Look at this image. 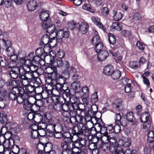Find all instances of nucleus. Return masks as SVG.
<instances>
[{
	"label": "nucleus",
	"mask_w": 154,
	"mask_h": 154,
	"mask_svg": "<svg viewBox=\"0 0 154 154\" xmlns=\"http://www.w3.org/2000/svg\"><path fill=\"white\" fill-rule=\"evenodd\" d=\"M42 57L36 55L34 57L32 58L33 59L32 61V63L38 66L39 65H42V62L44 63V61L41 58Z\"/></svg>",
	"instance_id": "2f4dec72"
},
{
	"label": "nucleus",
	"mask_w": 154,
	"mask_h": 154,
	"mask_svg": "<svg viewBox=\"0 0 154 154\" xmlns=\"http://www.w3.org/2000/svg\"><path fill=\"white\" fill-rule=\"evenodd\" d=\"M108 41L111 44L114 45L116 42V39L115 35L111 33H109L108 35Z\"/></svg>",
	"instance_id": "de8ad7c7"
},
{
	"label": "nucleus",
	"mask_w": 154,
	"mask_h": 154,
	"mask_svg": "<svg viewBox=\"0 0 154 154\" xmlns=\"http://www.w3.org/2000/svg\"><path fill=\"white\" fill-rule=\"evenodd\" d=\"M84 107V108H81V110H80L79 113L78 115L79 117H85V119L90 118V119H91L93 118L94 114L89 109L87 110L85 108V105L83 104V105Z\"/></svg>",
	"instance_id": "9b49d317"
},
{
	"label": "nucleus",
	"mask_w": 154,
	"mask_h": 154,
	"mask_svg": "<svg viewBox=\"0 0 154 154\" xmlns=\"http://www.w3.org/2000/svg\"><path fill=\"white\" fill-rule=\"evenodd\" d=\"M122 101L121 99L117 98L112 103L113 108L116 110H119L120 107L122 106Z\"/></svg>",
	"instance_id": "c85d7f7f"
},
{
	"label": "nucleus",
	"mask_w": 154,
	"mask_h": 154,
	"mask_svg": "<svg viewBox=\"0 0 154 154\" xmlns=\"http://www.w3.org/2000/svg\"><path fill=\"white\" fill-rule=\"evenodd\" d=\"M141 18V15L138 13H135L133 16V19L134 21H138L140 20Z\"/></svg>",
	"instance_id": "774afa93"
},
{
	"label": "nucleus",
	"mask_w": 154,
	"mask_h": 154,
	"mask_svg": "<svg viewBox=\"0 0 154 154\" xmlns=\"http://www.w3.org/2000/svg\"><path fill=\"white\" fill-rule=\"evenodd\" d=\"M83 105V104L78 103L72 102V101L70 99V102L69 103V110L71 112H73L75 113L78 116L80 110H81V106Z\"/></svg>",
	"instance_id": "f8f14e48"
},
{
	"label": "nucleus",
	"mask_w": 154,
	"mask_h": 154,
	"mask_svg": "<svg viewBox=\"0 0 154 154\" xmlns=\"http://www.w3.org/2000/svg\"><path fill=\"white\" fill-rule=\"evenodd\" d=\"M67 25L69 28L71 29H73L75 28H77L78 26V23L74 20L68 22Z\"/></svg>",
	"instance_id": "37998d69"
},
{
	"label": "nucleus",
	"mask_w": 154,
	"mask_h": 154,
	"mask_svg": "<svg viewBox=\"0 0 154 154\" xmlns=\"http://www.w3.org/2000/svg\"><path fill=\"white\" fill-rule=\"evenodd\" d=\"M101 42L99 36L98 35L94 36L91 40V43L93 45H95L96 44L99 43Z\"/></svg>",
	"instance_id": "a18cd8bd"
},
{
	"label": "nucleus",
	"mask_w": 154,
	"mask_h": 154,
	"mask_svg": "<svg viewBox=\"0 0 154 154\" xmlns=\"http://www.w3.org/2000/svg\"><path fill=\"white\" fill-rule=\"evenodd\" d=\"M92 20L94 23L99 28L101 29L104 31L105 30V27L102 24L100 21V20L97 17H94L92 18Z\"/></svg>",
	"instance_id": "c756f323"
},
{
	"label": "nucleus",
	"mask_w": 154,
	"mask_h": 154,
	"mask_svg": "<svg viewBox=\"0 0 154 154\" xmlns=\"http://www.w3.org/2000/svg\"><path fill=\"white\" fill-rule=\"evenodd\" d=\"M100 121L97 122L94 125H93V127L98 134H103V133H105V132L104 130V128H105V125L103 121L101 120Z\"/></svg>",
	"instance_id": "4468645a"
},
{
	"label": "nucleus",
	"mask_w": 154,
	"mask_h": 154,
	"mask_svg": "<svg viewBox=\"0 0 154 154\" xmlns=\"http://www.w3.org/2000/svg\"><path fill=\"white\" fill-rule=\"evenodd\" d=\"M54 74H52V77L50 79L51 86L54 89L57 91L64 87L65 85H68V83L66 82V77L58 73Z\"/></svg>",
	"instance_id": "f03ea898"
},
{
	"label": "nucleus",
	"mask_w": 154,
	"mask_h": 154,
	"mask_svg": "<svg viewBox=\"0 0 154 154\" xmlns=\"http://www.w3.org/2000/svg\"><path fill=\"white\" fill-rule=\"evenodd\" d=\"M61 147L63 151L62 154H75L76 151H75L68 144L61 143Z\"/></svg>",
	"instance_id": "2eb2a0df"
},
{
	"label": "nucleus",
	"mask_w": 154,
	"mask_h": 154,
	"mask_svg": "<svg viewBox=\"0 0 154 154\" xmlns=\"http://www.w3.org/2000/svg\"><path fill=\"white\" fill-rule=\"evenodd\" d=\"M73 128H70L68 129V132L63 133V141L64 143H61L69 144L71 142L73 138V136L76 135L79 137V136L81 134L82 131L76 130V132H73Z\"/></svg>",
	"instance_id": "20e7f679"
},
{
	"label": "nucleus",
	"mask_w": 154,
	"mask_h": 154,
	"mask_svg": "<svg viewBox=\"0 0 154 154\" xmlns=\"http://www.w3.org/2000/svg\"><path fill=\"white\" fill-rule=\"evenodd\" d=\"M37 114H38L31 111L28 113L27 118L26 119H25V122H23V123L25 124H29L31 125L30 123H32L33 121L36 122L34 119L35 118V115Z\"/></svg>",
	"instance_id": "412c9836"
},
{
	"label": "nucleus",
	"mask_w": 154,
	"mask_h": 154,
	"mask_svg": "<svg viewBox=\"0 0 154 154\" xmlns=\"http://www.w3.org/2000/svg\"><path fill=\"white\" fill-rule=\"evenodd\" d=\"M78 25L77 29L82 34H85L88 31L89 26L87 23L82 22L80 24L78 23Z\"/></svg>",
	"instance_id": "a211bd4d"
},
{
	"label": "nucleus",
	"mask_w": 154,
	"mask_h": 154,
	"mask_svg": "<svg viewBox=\"0 0 154 154\" xmlns=\"http://www.w3.org/2000/svg\"><path fill=\"white\" fill-rule=\"evenodd\" d=\"M54 63L55 65H56L57 67H59L61 68L63 66L64 63L62 59L60 58H58L56 59L54 61Z\"/></svg>",
	"instance_id": "5fc2aeb1"
},
{
	"label": "nucleus",
	"mask_w": 154,
	"mask_h": 154,
	"mask_svg": "<svg viewBox=\"0 0 154 154\" xmlns=\"http://www.w3.org/2000/svg\"><path fill=\"white\" fill-rule=\"evenodd\" d=\"M149 115L148 113L144 112L140 118L141 122L144 123L143 127L145 129H147L151 126L150 121L149 120Z\"/></svg>",
	"instance_id": "ddd939ff"
},
{
	"label": "nucleus",
	"mask_w": 154,
	"mask_h": 154,
	"mask_svg": "<svg viewBox=\"0 0 154 154\" xmlns=\"http://www.w3.org/2000/svg\"><path fill=\"white\" fill-rule=\"evenodd\" d=\"M136 46L139 50L143 51L145 49L146 45L143 42L138 41L137 43Z\"/></svg>",
	"instance_id": "052dcab7"
},
{
	"label": "nucleus",
	"mask_w": 154,
	"mask_h": 154,
	"mask_svg": "<svg viewBox=\"0 0 154 154\" xmlns=\"http://www.w3.org/2000/svg\"><path fill=\"white\" fill-rule=\"evenodd\" d=\"M39 132L38 130L35 129V130H33L31 132V138L33 139H36L39 137Z\"/></svg>",
	"instance_id": "4d7b16f0"
},
{
	"label": "nucleus",
	"mask_w": 154,
	"mask_h": 154,
	"mask_svg": "<svg viewBox=\"0 0 154 154\" xmlns=\"http://www.w3.org/2000/svg\"><path fill=\"white\" fill-rule=\"evenodd\" d=\"M64 103L63 105V110L69 111V103L70 102V99H67L66 98H64L63 100Z\"/></svg>",
	"instance_id": "58836bf2"
},
{
	"label": "nucleus",
	"mask_w": 154,
	"mask_h": 154,
	"mask_svg": "<svg viewBox=\"0 0 154 154\" xmlns=\"http://www.w3.org/2000/svg\"><path fill=\"white\" fill-rule=\"evenodd\" d=\"M44 50L42 47H40L38 48L35 51V54L36 55L40 56L42 57L44 53Z\"/></svg>",
	"instance_id": "338daca9"
},
{
	"label": "nucleus",
	"mask_w": 154,
	"mask_h": 154,
	"mask_svg": "<svg viewBox=\"0 0 154 154\" xmlns=\"http://www.w3.org/2000/svg\"><path fill=\"white\" fill-rule=\"evenodd\" d=\"M0 121L2 124H5L7 122V118L6 115L3 113L0 114Z\"/></svg>",
	"instance_id": "e2e57ef3"
},
{
	"label": "nucleus",
	"mask_w": 154,
	"mask_h": 154,
	"mask_svg": "<svg viewBox=\"0 0 154 154\" xmlns=\"http://www.w3.org/2000/svg\"><path fill=\"white\" fill-rule=\"evenodd\" d=\"M98 99L97 93L95 92L91 95V102L92 103H95L97 101Z\"/></svg>",
	"instance_id": "680f3d73"
},
{
	"label": "nucleus",
	"mask_w": 154,
	"mask_h": 154,
	"mask_svg": "<svg viewBox=\"0 0 154 154\" xmlns=\"http://www.w3.org/2000/svg\"><path fill=\"white\" fill-rule=\"evenodd\" d=\"M68 144L75 151H84L82 150V148L85 145L86 141L84 139L79 137L74 141L72 140Z\"/></svg>",
	"instance_id": "39448f33"
},
{
	"label": "nucleus",
	"mask_w": 154,
	"mask_h": 154,
	"mask_svg": "<svg viewBox=\"0 0 154 154\" xmlns=\"http://www.w3.org/2000/svg\"><path fill=\"white\" fill-rule=\"evenodd\" d=\"M16 140H13V138L9 139H4L2 141L1 148H10L12 146V144L14 145V141Z\"/></svg>",
	"instance_id": "aec40b11"
},
{
	"label": "nucleus",
	"mask_w": 154,
	"mask_h": 154,
	"mask_svg": "<svg viewBox=\"0 0 154 154\" xmlns=\"http://www.w3.org/2000/svg\"><path fill=\"white\" fill-rule=\"evenodd\" d=\"M6 133L4 134L3 135H0V137H3V138H2V141L4 139H10L11 138H13V140H20V138L18 136L14 135L10 131H8L7 132H5Z\"/></svg>",
	"instance_id": "b1692460"
},
{
	"label": "nucleus",
	"mask_w": 154,
	"mask_h": 154,
	"mask_svg": "<svg viewBox=\"0 0 154 154\" xmlns=\"http://www.w3.org/2000/svg\"><path fill=\"white\" fill-rule=\"evenodd\" d=\"M147 141L149 143L154 142V132L152 131H149L147 135Z\"/></svg>",
	"instance_id": "3c124183"
},
{
	"label": "nucleus",
	"mask_w": 154,
	"mask_h": 154,
	"mask_svg": "<svg viewBox=\"0 0 154 154\" xmlns=\"http://www.w3.org/2000/svg\"><path fill=\"white\" fill-rule=\"evenodd\" d=\"M48 142L44 143H38L37 145V148L38 151H44L45 152L46 149V148L48 147L47 144H48Z\"/></svg>",
	"instance_id": "473e14b6"
},
{
	"label": "nucleus",
	"mask_w": 154,
	"mask_h": 154,
	"mask_svg": "<svg viewBox=\"0 0 154 154\" xmlns=\"http://www.w3.org/2000/svg\"><path fill=\"white\" fill-rule=\"evenodd\" d=\"M49 12V11L47 10L45 12H42L39 15L40 18L42 21V24L45 21H47L48 20H50V21H51V19L49 18L50 14Z\"/></svg>",
	"instance_id": "bb28decb"
},
{
	"label": "nucleus",
	"mask_w": 154,
	"mask_h": 154,
	"mask_svg": "<svg viewBox=\"0 0 154 154\" xmlns=\"http://www.w3.org/2000/svg\"><path fill=\"white\" fill-rule=\"evenodd\" d=\"M42 119V124L45 125V127L47 131V135L49 137L51 136L52 134L56 130L55 127L56 126L55 124H47L43 122Z\"/></svg>",
	"instance_id": "dca6fc26"
},
{
	"label": "nucleus",
	"mask_w": 154,
	"mask_h": 154,
	"mask_svg": "<svg viewBox=\"0 0 154 154\" xmlns=\"http://www.w3.org/2000/svg\"><path fill=\"white\" fill-rule=\"evenodd\" d=\"M21 68V66L16 67L15 68H13L9 71V75L12 79H16L19 77L22 80L26 79L24 77L25 76L23 74V71L22 72L20 71L21 69H22Z\"/></svg>",
	"instance_id": "423d86ee"
},
{
	"label": "nucleus",
	"mask_w": 154,
	"mask_h": 154,
	"mask_svg": "<svg viewBox=\"0 0 154 154\" xmlns=\"http://www.w3.org/2000/svg\"><path fill=\"white\" fill-rule=\"evenodd\" d=\"M26 5L28 11H32L36 9V8L38 6V4L36 1L31 0L28 2Z\"/></svg>",
	"instance_id": "393cba45"
},
{
	"label": "nucleus",
	"mask_w": 154,
	"mask_h": 154,
	"mask_svg": "<svg viewBox=\"0 0 154 154\" xmlns=\"http://www.w3.org/2000/svg\"><path fill=\"white\" fill-rule=\"evenodd\" d=\"M14 83L13 79H9L7 80L6 85L8 88L12 89V87H13Z\"/></svg>",
	"instance_id": "69168bd1"
},
{
	"label": "nucleus",
	"mask_w": 154,
	"mask_h": 154,
	"mask_svg": "<svg viewBox=\"0 0 154 154\" xmlns=\"http://www.w3.org/2000/svg\"><path fill=\"white\" fill-rule=\"evenodd\" d=\"M32 60L29 59L26 60L25 64L24 66H23L22 67L21 69L23 70V72L24 71V69L25 68H28L29 66L31 65L32 63H33Z\"/></svg>",
	"instance_id": "864d4df0"
},
{
	"label": "nucleus",
	"mask_w": 154,
	"mask_h": 154,
	"mask_svg": "<svg viewBox=\"0 0 154 154\" xmlns=\"http://www.w3.org/2000/svg\"><path fill=\"white\" fill-rule=\"evenodd\" d=\"M114 126H113V133L117 134L119 133L121 131V127L119 123H115Z\"/></svg>",
	"instance_id": "603ef678"
},
{
	"label": "nucleus",
	"mask_w": 154,
	"mask_h": 154,
	"mask_svg": "<svg viewBox=\"0 0 154 154\" xmlns=\"http://www.w3.org/2000/svg\"><path fill=\"white\" fill-rule=\"evenodd\" d=\"M46 69L49 74V75L47 77L48 80H50L52 78V74L54 73V74H55L58 73L56 67L52 64L48 65Z\"/></svg>",
	"instance_id": "6ab92c4d"
},
{
	"label": "nucleus",
	"mask_w": 154,
	"mask_h": 154,
	"mask_svg": "<svg viewBox=\"0 0 154 154\" xmlns=\"http://www.w3.org/2000/svg\"><path fill=\"white\" fill-rule=\"evenodd\" d=\"M89 89L88 87H83L81 91L80 94L83 97H87L89 95Z\"/></svg>",
	"instance_id": "a19ab883"
},
{
	"label": "nucleus",
	"mask_w": 154,
	"mask_h": 154,
	"mask_svg": "<svg viewBox=\"0 0 154 154\" xmlns=\"http://www.w3.org/2000/svg\"><path fill=\"white\" fill-rule=\"evenodd\" d=\"M70 122L73 126L71 128H73V132H76V130L81 131L82 128L84 124V123L79 122L77 119L76 116H71L69 118Z\"/></svg>",
	"instance_id": "1a4fd4ad"
},
{
	"label": "nucleus",
	"mask_w": 154,
	"mask_h": 154,
	"mask_svg": "<svg viewBox=\"0 0 154 154\" xmlns=\"http://www.w3.org/2000/svg\"><path fill=\"white\" fill-rule=\"evenodd\" d=\"M112 78L114 80L118 79L121 75V71L118 69L115 70H113L112 74H111Z\"/></svg>",
	"instance_id": "f704fd0d"
},
{
	"label": "nucleus",
	"mask_w": 154,
	"mask_h": 154,
	"mask_svg": "<svg viewBox=\"0 0 154 154\" xmlns=\"http://www.w3.org/2000/svg\"><path fill=\"white\" fill-rule=\"evenodd\" d=\"M94 128L93 125L91 128H89L87 125L84 124V126L81 129L82 132L81 135L84 134L85 135L91 136L92 137H94L96 138L97 139L98 137L97 136V134H98L95 129Z\"/></svg>",
	"instance_id": "6e6552de"
},
{
	"label": "nucleus",
	"mask_w": 154,
	"mask_h": 154,
	"mask_svg": "<svg viewBox=\"0 0 154 154\" xmlns=\"http://www.w3.org/2000/svg\"><path fill=\"white\" fill-rule=\"evenodd\" d=\"M108 142H109L110 147L111 148L112 147L113 148L116 146L119 145L117 140L115 137L109 138V140L108 141Z\"/></svg>",
	"instance_id": "e433bc0d"
},
{
	"label": "nucleus",
	"mask_w": 154,
	"mask_h": 154,
	"mask_svg": "<svg viewBox=\"0 0 154 154\" xmlns=\"http://www.w3.org/2000/svg\"><path fill=\"white\" fill-rule=\"evenodd\" d=\"M5 51L8 56L11 54H14L15 53L14 48L12 46L7 48L5 50Z\"/></svg>",
	"instance_id": "09e8293b"
},
{
	"label": "nucleus",
	"mask_w": 154,
	"mask_h": 154,
	"mask_svg": "<svg viewBox=\"0 0 154 154\" xmlns=\"http://www.w3.org/2000/svg\"><path fill=\"white\" fill-rule=\"evenodd\" d=\"M109 53L105 50H102L98 52L97 58L99 61H103L106 60L108 57Z\"/></svg>",
	"instance_id": "5701e85b"
},
{
	"label": "nucleus",
	"mask_w": 154,
	"mask_h": 154,
	"mask_svg": "<svg viewBox=\"0 0 154 154\" xmlns=\"http://www.w3.org/2000/svg\"><path fill=\"white\" fill-rule=\"evenodd\" d=\"M113 149L116 154H124V151L122 148V146L119 145L116 146Z\"/></svg>",
	"instance_id": "79ce46f5"
},
{
	"label": "nucleus",
	"mask_w": 154,
	"mask_h": 154,
	"mask_svg": "<svg viewBox=\"0 0 154 154\" xmlns=\"http://www.w3.org/2000/svg\"><path fill=\"white\" fill-rule=\"evenodd\" d=\"M37 124L34 123L31 124V128L32 131H33V130H35V129H36V130H38L39 128H42V126L39 125L42 124V122H39V123L37 122Z\"/></svg>",
	"instance_id": "bf43d9fd"
},
{
	"label": "nucleus",
	"mask_w": 154,
	"mask_h": 154,
	"mask_svg": "<svg viewBox=\"0 0 154 154\" xmlns=\"http://www.w3.org/2000/svg\"><path fill=\"white\" fill-rule=\"evenodd\" d=\"M11 150L12 151V152L14 153H15V154H18L20 153L21 154V150L22 149H20L19 146L17 145H13L12 144V146L10 148Z\"/></svg>",
	"instance_id": "ea45409f"
},
{
	"label": "nucleus",
	"mask_w": 154,
	"mask_h": 154,
	"mask_svg": "<svg viewBox=\"0 0 154 154\" xmlns=\"http://www.w3.org/2000/svg\"><path fill=\"white\" fill-rule=\"evenodd\" d=\"M13 91H14L13 88L11 90L8 95V97L9 99L12 100H15L17 97L18 94H17L16 92L15 93V92Z\"/></svg>",
	"instance_id": "c9c22d12"
},
{
	"label": "nucleus",
	"mask_w": 154,
	"mask_h": 154,
	"mask_svg": "<svg viewBox=\"0 0 154 154\" xmlns=\"http://www.w3.org/2000/svg\"><path fill=\"white\" fill-rule=\"evenodd\" d=\"M42 28L47 29L46 32L49 33L50 36H52V38H55L56 37L57 42L60 44L63 42V38H68L69 36V32L67 28L59 29L57 31L50 20L44 21L42 24Z\"/></svg>",
	"instance_id": "f257e3e1"
},
{
	"label": "nucleus",
	"mask_w": 154,
	"mask_h": 154,
	"mask_svg": "<svg viewBox=\"0 0 154 154\" xmlns=\"http://www.w3.org/2000/svg\"><path fill=\"white\" fill-rule=\"evenodd\" d=\"M94 143L97 147L101 150V151H105L106 149H110V146L109 143L103 142L100 141L98 140Z\"/></svg>",
	"instance_id": "f3484780"
},
{
	"label": "nucleus",
	"mask_w": 154,
	"mask_h": 154,
	"mask_svg": "<svg viewBox=\"0 0 154 154\" xmlns=\"http://www.w3.org/2000/svg\"><path fill=\"white\" fill-rule=\"evenodd\" d=\"M44 103H41L39 101L37 102L34 101L33 102L31 101H27L24 102V108L26 110L33 112L37 113H39L40 108L44 105Z\"/></svg>",
	"instance_id": "7ed1b4c3"
},
{
	"label": "nucleus",
	"mask_w": 154,
	"mask_h": 154,
	"mask_svg": "<svg viewBox=\"0 0 154 154\" xmlns=\"http://www.w3.org/2000/svg\"><path fill=\"white\" fill-rule=\"evenodd\" d=\"M102 115V114L100 112L97 111L94 116L93 118L95 119L97 122H100L101 120L103 121L102 119L101 118Z\"/></svg>",
	"instance_id": "0e129e2a"
},
{
	"label": "nucleus",
	"mask_w": 154,
	"mask_h": 154,
	"mask_svg": "<svg viewBox=\"0 0 154 154\" xmlns=\"http://www.w3.org/2000/svg\"><path fill=\"white\" fill-rule=\"evenodd\" d=\"M113 70L114 68L113 66L111 65H107L104 67L103 73L106 75H110Z\"/></svg>",
	"instance_id": "cd10ccee"
},
{
	"label": "nucleus",
	"mask_w": 154,
	"mask_h": 154,
	"mask_svg": "<svg viewBox=\"0 0 154 154\" xmlns=\"http://www.w3.org/2000/svg\"><path fill=\"white\" fill-rule=\"evenodd\" d=\"M100 134L101 135L98 136L97 139V140H98L100 141L103 142L109 143L108 141L109 140L110 138L109 135L106 132Z\"/></svg>",
	"instance_id": "a878e982"
},
{
	"label": "nucleus",
	"mask_w": 154,
	"mask_h": 154,
	"mask_svg": "<svg viewBox=\"0 0 154 154\" xmlns=\"http://www.w3.org/2000/svg\"><path fill=\"white\" fill-rule=\"evenodd\" d=\"M59 94H62V97L63 100L64 98H66L67 99H71L72 95L70 89H69L68 85L64 86V87L57 90Z\"/></svg>",
	"instance_id": "9d476101"
},
{
	"label": "nucleus",
	"mask_w": 154,
	"mask_h": 154,
	"mask_svg": "<svg viewBox=\"0 0 154 154\" xmlns=\"http://www.w3.org/2000/svg\"><path fill=\"white\" fill-rule=\"evenodd\" d=\"M24 86L23 85V87L22 88L21 87H18L17 88H13L14 89V91H13L14 92L15 91V92H16L17 94L18 95H20V94H22V93H24L25 91V88H24Z\"/></svg>",
	"instance_id": "c03bdc74"
},
{
	"label": "nucleus",
	"mask_w": 154,
	"mask_h": 154,
	"mask_svg": "<svg viewBox=\"0 0 154 154\" xmlns=\"http://www.w3.org/2000/svg\"><path fill=\"white\" fill-rule=\"evenodd\" d=\"M95 46V49L96 52L97 53H98L102 51V49L103 48V45L102 42H101L99 43L96 44V45H94Z\"/></svg>",
	"instance_id": "6e6d98bb"
},
{
	"label": "nucleus",
	"mask_w": 154,
	"mask_h": 154,
	"mask_svg": "<svg viewBox=\"0 0 154 154\" xmlns=\"http://www.w3.org/2000/svg\"><path fill=\"white\" fill-rule=\"evenodd\" d=\"M63 133L62 131H57L56 130L49 137H54L57 139H60L63 138Z\"/></svg>",
	"instance_id": "4c0bfd02"
},
{
	"label": "nucleus",
	"mask_w": 154,
	"mask_h": 154,
	"mask_svg": "<svg viewBox=\"0 0 154 154\" xmlns=\"http://www.w3.org/2000/svg\"><path fill=\"white\" fill-rule=\"evenodd\" d=\"M111 28L112 31L116 30L117 31H120L122 29V26L119 23L114 22L112 23Z\"/></svg>",
	"instance_id": "72a5a7b5"
},
{
	"label": "nucleus",
	"mask_w": 154,
	"mask_h": 154,
	"mask_svg": "<svg viewBox=\"0 0 154 154\" xmlns=\"http://www.w3.org/2000/svg\"><path fill=\"white\" fill-rule=\"evenodd\" d=\"M43 46H44L43 50L46 54L50 53L52 51V48L54 46V45H52L51 43L44 44L43 45Z\"/></svg>",
	"instance_id": "7c9ffc66"
},
{
	"label": "nucleus",
	"mask_w": 154,
	"mask_h": 154,
	"mask_svg": "<svg viewBox=\"0 0 154 154\" xmlns=\"http://www.w3.org/2000/svg\"><path fill=\"white\" fill-rule=\"evenodd\" d=\"M105 132L107 133V134H109L113 133V126L112 124L110 125H107L106 126H105V128H104Z\"/></svg>",
	"instance_id": "49530a36"
},
{
	"label": "nucleus",
	"mask_w": 154,
	"mask_h": 154,
	"mask_svg": "<svg viewBox=\"0 0 154 154\" xmlns=\"http://www.w3.org/2000/svg\"><path fill=\"white\" fill-rule=\"evenodd\" d=\"M50 35H49L47 34L43 35L41 38V39L40 43V45L41 46H43L44 44H48L49 43H51L52 42V40H54L55 38H52L51 37Z\"/></svg>",
	"instance_id": "4be33fe9"
},
{
	"label": "nucleus",
	"mask_w": 154,
	"mask_h": 154,
	"mask_svg": "<svg viewBox=\"0 0 154 154\" xmlns=\"http://www.w3.org/2000/svg\"><path fill=\"white\" fill-rule=\"evenodd\" d=\"M37 65L34 63L29 66L28 68H25L23 73L25 76L24 77L26 79H29L30 78H32V77H33L34 76H35L34 73L37 72Z\"/></svg>",
	"instance_id": "0eeeda50"
},
{
	"label": "nucleus",
	"mask_w": 154,
	"mask_h": 154,
	"mask_svg": "<svg viewBox=\"0 0 154 154\" xmlns=\"http://www.w3.org/2000/svg\"><path fill=\"white\" fill-rule=\"evenodd\" d=\"M133 113L132 112H128L126 115L125 116L126 119L128 122H132L134 119H135L134 117Z\"/></svg>",
	"instance_id": "8fccbe9b"
},
{
	"label": "nucleus",
	"mask_w": 154,
	"mask_h": 154,
	"mask_svg": "<svg viewBox=\"0 0 154 154\" xmlns=\"http://www.w3.org/2000/svg\"><path fill=\"white\" fill-rule=\"evenodd\" d=\"M115 14L113 16L114 20L115 21H119L121 19L122 17V14L120 12L117 13L115 11Z\"/></svg>",
	"instance_id": "13d9d810"
}]
</instances>
